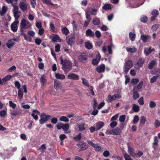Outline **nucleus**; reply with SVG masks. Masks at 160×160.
<instances>
[{"label":"nucleus","instance_id":"obj_1","mask_svg":"<svg viewBox=\"0 0 160 160\" xmlns=\"http://www.w3.org/2000/svg\"><path fill=\"white\" fill-rule=\"evenodd\" d=\"M61 63L62 65V68L65 72H68L72 68V63L66 59H63L61 56L60 58Z\"/></svg>","mask_w":160,"mask_h":160},{"label":"nucleus","instance_id":"obj_2","mask_svg":"<svg viewBox=\"0 0 160 160\" xmlns=\"http://www.w3.org/2000/svg\"><path fill=\"white\" fill-rule=\"evenodd\" d=\"M17 2H15L12 4V6L13 7L12 12L16 20H18L20 16L21 12L19 10V8L17 5Z\"/></svg>","mask_w":160,"mask_h":160},{"label":"nucleus","instance_id":"obj_3","mask_svg":"<svg viewBox=\"0 0 160 160\" xmlns=\"http://www.w3.org/2000/svg\"><path fill=\"white\" fill-rule=\"evenodd\" d=\"M31 24L29 21L23 19L20 22V31L22 32L24 29H28L31 28Z\"/></svg>","mask_w":160,"mask_h":160},{"label":"nucleus","instance_id":"obj_4","mask_svg":"<svg viewBox=\"0 0 160 160\" xmlns=\"http://www.w3.org/2000/svg\"><path fill=\"white\" fill-rule=\"evenodd\" d=\"M121 130L120 128L117 127L114 129H108L105 132L107 135L112 134L118 135L120 134Z\"/></svg>","mask_w":160,"mask_h":160},{"label":"nucleus","instance_id":"obj_5","mask_svg":"<svg viewBox=\"0 0 160 160\" xmlns=\"http://www.w3.org/2000/svg\"><path fill=\"white\" fill-rule=\"evenodd\" d=\"M133 63L131 60H129L125 62L123 65V71L127 73L129 70L132 67Z\"/></svg>","mask_w":160,"mask_h":160},{"label":"nucleus","instance_id":"obj_6","mask_svg":"<svg viewBox=\"0 0 160 160\" xmlns=\"http://www.w3.org/2000/svg\"><path fill=\"white\" fill-rule=\"evenodd\" d=\"M51 118V116L49 115H46L44 113L40 114L39 123L42 124L46 122L49 119Z\"/></svg>","mask_w":160,"mask_h":160},{"label":"nucleus","instance_id":"obj_7","mask_svg":"<svg viewBox=\"0 0 160 160\" xmlns=\"http://www.w3.org/2000/svg\"><path fill=\"white\" fill-rule=\"evenodd\" d=\"M75 39V35L74 34H71L66 37V41L69 45L71 46L74 44Z\"/></svg>","mask_w":160,"mask_h":160},{"label":"nucleus","instance_id":"obj_8","mask_svg":"<svg viewBox=\"0 0 160 160\" xmlns=\"http://www.w3.org/2000/svg\"><path fill=\"white\" fill-rule=\"evenodd\" d=\"M87 58V52H83L79 55L78 59L79 62L84 63L86 62Z\"/></svg>","mask_w":160,"mask_h":160},{"label":"nucleus","instance_id":"obj_9","mask_svg":"<svg viewBox=\"0 0 160 160\" xmlns=\"http://www.w3.org/2000/svg\"><path fill=\"white\" fill-rule=\"evenodd\" d=\"M10 114L12 116H20L22 115V110L20 108L10 110Z\"/></svg>","mask_w":160,"mask_h":160},{"label":"nucleus","instance_id":"obj_10","mask_svg":"<svg viewBox=\"0 0 160 160\" xmlns=\"http://www.w3.org/2000/svg\"><path fill=\"white\" fill-rule=\"evenodd\" d=\"M67 78L69 79L75 80H78L79 79L78 75L72 73H69L67 76Z\"/></svg>","mask_w":160,"mask_h":160},{"label":"nucleus","instance_id":"obj_11","mask_svg":"<svg viewBox=\"0 0 160 160\" xmlns=\"http://www.w3.org/2000/svg\"><path fill=\"white\" fill-rule=\"evenodd\" d=\"M28 3L27 2H20L19 6L21 9L23 11L26 10L28 9Z\"/></svg>","mask_w":160,"mask_h":160},{"label":"nucleus","instance_id":"obj_12","mask_svg":"<svg viewBox=\"0 0 160 160\" xmlns=\"http://www.w3.org/2000/svg\"><path fill=\"white\" fill-rule=\"evenodd\" d=\"M105 65L102 64L97 67L96 70L99 73H102L105 71Z\"/></svg>","mask_w":160,"mask_h":160},{"label":"nucleus","instance_id":"obj_13","mask_svg":"<svg viewBox=\"0 0 160 160\" xmlns=\"http://www.w3.org/2000/svg\"><path fill=\"white\" fill-rule=\"evenodd\" d=\"M40 114V112L36 109H34L32 111L31 115L35 120H37L38 119V115Z\"/></svg>","mask_w":160,"mask_h":160},{"label":"nucleus","instance_id":"obj_14","mask_svg":"<svg viewBox=\"0 0 160 160\" xmlns=\"http://www.w3.org/2000/svg\"><path fill=\"white\" fill-rule=\"evenodd\" d=\"M18 20H16L11 25V27L12 30L14 32H16L18 29V24L19 23Z\"/></svg>","mask_w":160,"mask_h":160},{"label":"nucleus","instance_id":"obj_15","mask_svg":"<svg viewBox=\"0 0 160 160\" xmlns=\"http://www.w3.org/2000/svg\"><path fill=\"white\" fill-rule=\"evenodd\" d=\"M16 41V39L15 38H12L9 40L8 42L6 44L7 47L9 49L11 48L14 45Z\"/></svg>","mask_w":160,"mask_h":160},{"label":"nucleus","instance_id":"obj_16","mask_svg":"<svg viewBox=\"0 0 160 160\" xmlns=\"http://www.w3.org/2000/svg\"><path fill=\"white\" fill-rule=\"evenodd\" d=\"M77 146L81 150H85L86 149L88 148V146L86 145V143L85 142H80L79 143L77 144Z\"/></svg>","mask_w":160,"mask_h":160},{"label":"nucleus","instance_id":"obj_17","mask_svg":"<svg viewBox=\"0 0 160 160\" xmlns=\"http://www.w3.org/2000/svg\"><path fill=\"white\" fill-rule=\"evenodd\" d=\"M101 59V57L99 54L96 55V58L92 61V64L93 65H97L98 64Z\"/></svg>","mask_w":160,"mask_h":160},{"label":"nucleus","instance_id":"obj_18","mask_svg":"<svg viewBox=\"0 0 160 160\" xmlns=\"http://www.w3.org/2000/svg\"><path fill=\"white\" fill-rule=\"evenodd\" d=\"M69 128V125L68 124L65 123L62 124V129L65 131V133L66 134L69 133L71 131L68 130Z\"/></svg>","mask_w":160,"mask_h":160},{"label":"nucleus","instance_id":"obj_19","mask_svg":"<svg viewBox=\"0 0 160 160\" xmlns=\"http://www.w3.org/2000/svg\"><path fill=\"white\" fill-rule=\"evenodd\" d=\"M54 87L57 90H59L61 88V84L59 81L57 80H54Z\"/></svg>","mask_w":160,"mask_h":160},{"label":"nucleus","instance_id":"obj_20","mask_svg":"<svg viewBox=\"0 0 160 160\" xmlns=\"http://www.w3.org/2000/svg\"><path fill=\"white\" fill-rule=\"evenodd\" d=\"M145 60L144 59H139L137 62V64L135 66L137 69H138L141 67L144 62Z\"/></svg>","mask_w":160,"mask_h":160},{"label":"nucleus","instance_id":"obj_21","mask_svg":"<svg viewBox=\"0 0 160 160\" xmlns=\"http://www.w3.org/2000/svg\"><path fill=\"white\" fill-rule=\"evenodd\" d=\"M136 87H134L133 89V98L134 100H136L139 97V94L137 91H136Z\"/></svg>","mask_w":160,"mask_h":160},{"label":"nucleus","instance_id":"obj_22","mask_svg":"<svg viewBox=\"0 0 160 160\" xmlns=\"http://www.w3.org/2000/svg\"><path fill=\"white\" fill-rule=\"evenodd\" d=\"M141 39L144 42H147L149 39H151V37L149 35H142Z\"/></svg>","mask_w":160,"mask_h":160},{"label":"nucleus","instance_id":"obj_23","mask_svg":"<svg viewBox=\"0 0 160 160\" xmlns=\"http://www.w3.org/2000/svg\"><path fill=\"white\" fill-rule=\"evenodd\" d=\"M86 36L92 37L94 36V33L91 29H88L86 31Z\"/></svg>","mask_w":160,"mask_h":160},{"label":"nucleus","instance_id":"obj_24","mask_svg":"<svg viewBox=\"0 0 160 160\" xmlns=\"http://www.w3.org/2000/svg\"><path fill=\"white\" fill-rule=\"evenodd\" d=\"M156 64V61L155 60H153L151 61L148 65V68L149 69H152Z\"/></svg>","mask_w":160,"mask_h":160},{"label":"nucleus","instance_id":"obj_25","mask_svg":"<svg viewBox=\"0 0 160 160\" xmlns=\"http://www.w3.org/2000/svg\"><path fill=\"white\" fill-rule=\"evenodd\" d=\"M47 78L44 75H42L40 78V82L42 84V85L43 86L44 84L47 82Z\"/></svg>","mask_w":160,"mask_h":160},{"label":"nucleus","instance_id":"obj_26","mask_svg":"<svg viewBox=\"0 0 160 160\" xmlns=\"http://www.w3.org/2000/svg\"><path fill=\"white\" fill-rule=\"evenodd\" d=\"M104 125V123L102 122H97L96 124V131L100 129Z\"/></svg>","mask_w":160,"mask_h":160},{"label":"nucleus","instance_id":"obj_27","mask_svg":"<svg viewBox=\"0 0 160 160\" xmlns=\"http://www.w3.org/2000/svg\"><path fill=\"white\" fill-rule=\"evenodd\" d=\"M128 152L131 156L133 157H135L136 156V153H134L133 152V149L132 148L128 147Z\"/></svg>","mask_w":160,"mask_h":160},{"label":"nucleus","instance_id":"obj_28","mask_svg":"<svg viewBox=\"0 0 160 160\" xmlns=\"http://www.w3.org/2000/svg\"><path fill=\"white\" fill-rule=\"evenodd\" d=\"M18 95L20 99H21L23 98V90L22 88H19L18 92Z\"/></svg>","mask_w":160,"mask_h":160},{"label":"nucleus","instance_id":"obj_29","mask_svg":"<svg viewBox=\"0 0 160 160\" xmlns=\"http://www.w3.org/2000/svg\"><path fill=\"white\" fill-rule=\"evenodd\" d=\"M56 78L59 79H63L65 78V76L63 74H61L59 73H55Z\"/></svg>","mask_w":160,"mask_h":160},{"label":"nucleus","instance_id":"obj_30","mask_svg":"<svg viewBox=\"0 0 160 160\" xmlns=\"http://www.w3.org/2000/svg\"><path fill=\"white\" fill-rule=\"evenodd\" d=\"M126 49L127 52H130L131 53L135 52L137 50L135 47H133L132 48L127 47L126 48Z\"/></svg>","mask_w":160,"mask_h":160},{"label":"nucleus","instance_id":"obj_31","mask_svg":"<svg viewBox=\"0 0 160 160\" xmlns=\"http://www.w3.org/2000/svg\"><path fill=\"white\" fill-rule=\"evenodd\" d=\"M52 41L53 42H61V39L59 37L58 35H54L52 37Z\"/></svg>","mask_w":160,"mask_h":160},{"label":"nucleus","instance_id":"obj_32","mask_svg":"<svg viewBox=\"0 0 160 160\" xmlns=\"http://www.w3.org/2000/svg\"><path fill=\"white\" fill-rule=\"evenodd\" d=\"M116 99L115 98V96L114 95L111 96L109 95L108 96V97L107 98V102H109L112 101Z\"/></svg>","mask_w":160,"mask_h":160},{"label":"nucleus","instance_id":"obj_33","mask_svg":"<svg viewBox=\"0 0 160 160\" xmlns=\"http://www.w3.org/2000/svg\"><path fill=\"white\" fill-rule=\"evenodd\" d=\"M85 123H81L78 125L79 130L80 131H83L86 129V128L85 127Z\"/></svg>","mask_w":160,"mask_h":160},{"label":"nucleus","instance_id":"obj_34","mask_svg":"<svg viewBox=\"0 0 160 160\" xmlns=\"http://www.w3.org/2000/svg\"><path fill=\"white\" fill-rule=\"evenodd\" d=\"M132 109L134 112H138L139 110V107L138 105L133 104Z\"/></svg>","mask_w":160,"mask_h":160},{"label":"nucleus","instance_id":"obj_35","mask_svg":"<svg viewBox=\"0 0 160 160\" xmlns=\"http://www.w3.org/2000/svg\"><path fill=\"white\" fill-rule=\"evenodd\" d=\"M62 31L63 34L65 35H67L69 33V31L68 29L66 27H64L62 29Z\"/></svg>","mask_w":160,"mask_h":160},{"label":"nucleus","instance_id":"obj_36","mask_svg":"<svg viewBox=\"0 0 160 160\" xmlns=\"http://www.w3.org/2000/svg\"><path fill=\"white\" fill-rule=\"evenodd\" d=\"M11 78V76L10 75H8L2 79V81H3L4 84L6 82L9 80Z\"/></svg>","mask_w":160,"mask_h":160},{"label":"nucleus","instance_id":"obj_37","mask_svg":"<svg viewBox=\"0 0 160 160\" xmlns=\"http://www.w3.org/2000/svg\"><path fill=\"white\" fill-rule=\"evenodd\" d=\"M85 45L86 48L88 49H91L92 48V46L89 42H87L85 43Z\"/></svg>","mask_w":160,"mask_h":160},{"label":"nucleus","instance_id":"obj_38","mask_svg":"<svg viewBox=\"0 0 160 160\" xmlns=\"http://www.w3.org/2000/svg\"><path fill=\"white\" fill-rule=\"evenodd\" d=\"M7 10L8 9L7 7L5 6H3L2 8V11L1 12V16H2L5 13Z\"/></svg>","mask_w":160,"mask_h":160},{"label":"nucleus","instance_id":"obj_39","mask_svg":"<svg viewBox=\"0 0 160 160\" xmlns=\"http://www.w3.org/2000/svg\"><path fill=\"white\" fill-rule=\"evenodd\" d=\"M136 37L135 34L132 32H130L129 33V37L130 39L132 41H133L135 38Z\"/></svg>","mask_w":160,"mask_h":160},{"label":"nucleus","instance_id":"obj_40","mask_svg":"<svg viewBox=\"0 0 160 160\" xmlns=\"http://www.w3.org/2000/svg\"><path fill=\"white\" fill-rule=\"evenodd\" d=\"M82 83L84 85L86 86V87H90L88 82L87 80L84 78H82Z\"/></svg>","mask_w":160,"mask_h":160},{"label":"nucleus","instance_id":"obj_41","mask_svg":"<svg viewBox=\"0 0 160 160\" xmlns=\"http://www.w3.org/2000/svg\"><path fill=\"white\" fill-rule=\"evenodd\" d=\"M92 22L95 25H98L100 23V21L99 18H94Z\"/></svg>","mask_w":160,"mask_h":160},{"label":"nucleus","instance_id":"obj_42","mask_svg":"<svg viewBox=\"0 0 160 160\" xmlns=\"http://www.w3.org/2000/svg\"><path fill=\"white\" fill-rule=\"evenodd\" d=\"M60 120L65 122H68L69 121L68 119L65 116H62L60 118Z\"/></svg>","mask_w":160,"mask_h":160},{"label":"nucleus","instance_id":"obj_43","mask_svg":"<svg viewBox=\"0 0 160 160\" xmlns=\"http://www.w3.org/2000/svg\"><path fill=\"white\" fill-rule=\"evenodd\" d=\"M158 77V75L153 76L150 79V83H153L156 81Z\"/></svg>","mask_w":160,"mask_h":160},{"label":"nucleus","instance_id":"obj_44","mask_svg":"<svg viewBox=\"0 0 160 160\" xmlns=\"http://www.w3.org/2000/svg\"><path fill=\"white\" fill-rule=\"evenodd\" d=\"M139 120V117L138 115H135L134 117L132 122L134 124L137 123Z\"/></svg>","mask_w":160,"mask_h":160},{"label":"nucleus","instance_id":"obj_45","mask_svg":"<svg viewBox=\"0 0 160 160\" xmlns=\"http://www.w3.org/2000/svg\"><path fill=\"white\" fill-rule=\"evenodd\" d=\"M42 42V40L40 38H36L35 39V43L38 45H40Z\"/></svg>","mask_w":160,"mask_h":160},{"label":"nucleus","instance_id":"obj_46","mask_svg":"<svg viewBox=\"0 0 160 160\" xmlns=\"http://www.w3.org/2000/svg\"><path fill=\"white\" fill-rule=\"evenodd\" d=\"M158 137L157 136H155L154 138V142L153 144L154 145L157 146L158 145Z\"/></svg>","mask_w":160,"mask_h":160},{"label":"nucleus","instance_id":"obj_47","mask_svg":"<svg viewBox=\"0 0 160 160\" xmlns=\"http://www.w3.org/2000/svg\"><path fill=\"white\" fill-rule=\"evenodd\" d=\"M82 137L81 133H80L78 135L73 137V139L76 141H78L81 139Z\"/></svg>","mask_w":160,"mask_h":160},{"label":"nucleus","instance_id":"obj_48","mask_svg":"<svg viewBox=\"0 0 160 160\" xmlns=\"http://www.w3.org/2000/svg\"><path fill=\"white\" fill-rule=\"evenodd\" d=\"M139 81V79L137 78L132 79L131 83L133 85H134L137 83Z\"/></svg>","mask_w":160,"mask_h":160},{"label":"nucleus","instance_id":"obj_49","mask_svg":"<svg viewBox=\"0 0 160 160\" xmlns=\"http://www.w3.org/2000/svg\"><path fill=\"white\" fill-rule=\"evenodd\" d=\"M59 138L61 141H63L64 139L67 138V137L64 134H61L60 135Z\"/></svg>","mask_w":160,"mask_h":160},{"label":"nucleus","instance_id":"obj_50","mask_svg":"<svg viewBox=\"0 0 160 160\" xmlns=\"http://www.w3.org/2000/svg\"><path fill=\"white\" fill-rule=\"evenodd\" d=\"M140 20L142 22L145 23L148 20V18L146 16H144L141 18Z\"/></svg>","mask_w":160,"mask_h":160},{"label":"nucleus","instance_id":"obj_51","mask_svg":"<svg viewBox=\"0 0 160 160\" xmlns=\"http://www.w3.org/2000/svg\"><path fill=\"white\" fill-rule=\"evenodd\" d=\"M93 148H94V150L96 151H99L101 148V147L99 146L97 144H95V145L94 146Z\"/></svg>","mask_w":160,"mask_h":160},{"label":"nucleus","instance_id":"obj_52","mask_svg":"<svg viewBox=\"0 0 160 160\" xmlns=\"http://www.w3.org/2000/svg\"><path fill=\"white\" fill-rule=\"evenodd\" d=\"M126 118V116L125 115H122L120 116L119 118V120L120 122H123Z\"/></svg>","mask_w":160,"mask_h":160},{"label":"nucleus","instance_id":"obj_53","mask_svg":"<svg viewBox=\"0 0 160 160\" xmlns=\"http://www.w3.org/2000/svg\"><path fill=\"white\" fill-rule=\"evenodd\" d=\"M124 157L125 160H132L127 153H126L125 154Z\"/></svg>","mask_w":160,"mask_h":160},{"label":"nucleus","instance_id":"obj_54","mask_svg":"<svg viewBox=\"0 0 160 160\" xmlns=\"http://www.w3.org/2000/svg\"><path fill=\"white\" fill-rule=\"evenodd\" d=\"M7 114V112L4 110H1L0 112V116L2 117H4Z\"/></svg>","mask_w":160,"mask_h":160},{"label":"nucleus","instance_id":"obj_55","mask_svg":"<svg viewBox=\"0 0 160 160\" xmlns=\"http://www.w3.org/2000/svg\"><path fill=\"white\" fill-rule=\"evenodd\" d=\"M102 8L105 10L109 9L111 8V6L110 4H105Z\"/></svg>","mask_w":160,"mask_h":160},{"label":"nucleus","instance_id":"obj_56","mask_svg":"<svg viewBox=\"0 0 160 160\" xmlns=\"http://www.w3.org/2000/svg\"><path fill=\"white\" fill-rule=\"evenodd\" d=\"M138 102L140 105H142L144 104L143 98V97H141L138 100Z\"/></svg>","mask_w":160,"mask_h":160},{"label":"nucleus","instance_id":"obj_57","mask_svg":"<svg viewBox=\"0 0 160 160\" xmlns=\"http://www.w3.org/2000/svg\"><path fill=\"white\" fill-rule=\"evenodd\" d=\"M16 68L15 66H13L9 68L8 70V72H12L16 69Z\"/></svg>","mask_w":160,"mask_h":160},{"label":"nucleus","instance_id":"obj_58","mask_svg":"<svg viewBox=\"0 0 160 160\" xmlns=\"http://www.w3.org/2000/svg\"><path fill=\"white\" fill-rule=\"evenodd\" d=\"M146 120V118L144 116H142L141 117V119L140 120V123L142 124H144Z\"/></svg>","mask_w":160,"mask_h":160},{"label":"nucleus","instance_id":"obj_59","mask_svg":"<svg viewBox=\"0 0 160 160\" xmlns=\"http://www.w3.org/2000/svg\"><path fill=\"white\" fill-rule=\"evenodd\" d=\"M152 14L155 17H157L158 15V11L154 10H153L152 12Z\"/></svg>","mask_w":160,"mask_h":160},{"label":"nucleus","instance_id":"obj_60","mask_svg":"<svg viewBox=\"0 0 160 160\" xmlns=\"http://www.w3.org/2000/svg\"><path fill=\"white\" fill-rule=\"evenodd\" d=\"M156 106V104L153 101H151L149 103V107L151 108L155 107Z\"/></svg>","mask_w":160,"mask_h":160},{"label":"nucleus","instance_id":"obj_61","mask_svg":"<svg viewBox=\"0 0 160 160\" xmlns=\"http://www.w3.org/2000/svg\"><path fill=\"white\" fill-rule=\"evenodd\" d=\"M117 122L115 121H113L110 124V127L113 128L117 126Z\"/></svg>","mask_w":160,"mask_h":160},{"label":"nucleus","instance_id":"obj_62","mask_svg":"<svg viewBox=\"0 0 160 160\" xmlns=\"http://www.w3.org/2000/svg\"><path fill=\"white\" fill-rule=\"evenodd\" d=\"M151 52V47H150L148 50H147L146 49H145L144 50V53L146 55H148L150 54Z\"/></svg>","mask_w":160,"mask_h":160},{"label":"nucleus","instance_id":"obj_63","mask_svg":"<svg viewBox=\"0 0 160 160\" xmlns=\"http://www.w3.org/2000/svg\"><path fill=\"white\" fill-rule=\"evenodd\" d=\"M9 106L12 107L13 108H15L16 107V104L13 103L12 101L9 102Z\"/></svg>","mask_w":160,"mask_h":160},{"label":"nucleus","instance_id":"obj_64","mask_svg":"<svg viewBox=\"0 0 160 160\" xmlns=\"http://www.w3.org/2000/svg\"><path fill=\"white\" fill-rule=\"evenodd\" d=\"M95 34L96 37L98 38H99L101 37V33L98 30H97L96 31Z\"/></svg>","mask_w":160,"mask_h":160}]
</instances>
